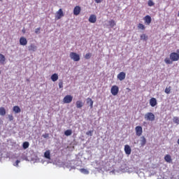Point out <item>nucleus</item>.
Listing matches in <instances>:
<instances>
[{
  "mask_svg": "<svg viewBox=\"0 0 179 179\" xmlns=\"http://www.w3.org/2000/svg\"><path fill=\"white\" fill-rule=\"evenodd\" d=\"M179 60V54L177 52H171L170 54V58L166 57L164 59V62L167 65H170L173 64V62H176Z\"/></svg>",
  "mask_w": 179,
  "mask_h": 179,
  "instance_id": "obj_1",
  "label": "nucleus"
},
{
  "mask_svg": "<svg viewBox=\"0 0 179 179\" xmlns=\"http://www.w3.org/2000/svg\"><path fill=\"white\" fill-rule=\"evenodd\" d=\"M144 118L145 121H151L152 122L155 120V114H153L152 112H148L144 115Z\"/></svg>",
  "mask_w": 179,
  "mask_h": 179,
  "instance_id": "obj_2",
  "label": "nucleus"
},
{
  "mask_svg": "<svg viewBox=\"0 0 179 179\" xmlns=\"http://www.w3.org/2000/svg\"><path fill=\"white\" fill-rule=\"evenodd\" d=\"M70 58L75 62L80 61V56L76 52H71L70 53Z\"/></svg>",
  "mask_w": 179,
  "mask_h": 179,
  "instance_id": "obj_3",
  "label": "nucleus"
},
{
  "mask_svg": "<svg viewBox=\"0 0 179 179\" xmlns=\"http://www.w3.org/2000/svg\"><path fill=\"white\" fill-rule=\"evenodd\" d=\"M72 100H73V96H72V95H66L63 99V102L65 104H69V103H72Z\"/></svg>",
  "mask_w": 179,
  "mask_h": 179,
  "instance_id": "obj_4",
  "label": "nucleus"
},
{
  "mask_svg": "<svg viewBox=\"0 0 179 179\" xmlns=\"http://www.w3.org/2000/svg\"><path fill=\"white\" fill-rule=\"evenodd\" d=\"M118 92H120V88L117 85L112 86L110 89V92L113 94V96H117L118 94Z\"/></svg>",
  "mask_w": 179,
  "mask_h": 179,
  "instance_id": "obj_5",
  "label": "nucleus"
},
{
  "mask_svg": "<svg viewBox=\"0 0 179 179\" xmlns=\"http://www.w3.org/2000/svg\"><path fill=\"white\" fill-rule=\"evenodd\" d=\"M61 17H64V11H62V8H59L56 13L55 19L56 20H59Z\"/></svg>",
  "mask_w": 179,
  "mask_h": 179,
  "instance_id": "obj_6",
  "label": "nucleus"
},
{
  "mask_svg": "<svg viewBox=\"0 0 179 179\" xmlns=\"http://www.w3.org/2000/svg\"><path fill=\"white\" fill-rule=\"evenodd\" d=\"M135 131H136V136H141L142 135V134H143V129H142V127H141V126L136 127Z\"/></svg>",
  "mask_w": 179,
  "mask_h": 179,
  "instance_id": "obj_7",
  "label": "nucleus"
},
{
  "mask_svg": "<svg viewBox=\"0 0 179 179\" xmlns=\"http://www.w3.org/2000/svg\"><path fill=\"white\" fill-rule=\"evenodd\" d=\"M81 10L82 9L80 8V6H76L73 9V15H75V16H78L80 15Z\"/></svg>",
  "mask_w": 179,
  "mask_h": 179,
  "instance_id": "obj_8",
  "label": "nucleus"
},
{
  "mask_svg": "<svg viewBox=\"0 0 179 179\" xmlns=\"http://www.w3.org/2000/svg\"><path fill=\"white\" fill-rule=\"evenodd\" d=\"M150 105L151 107H156V106H157V100H156V98H151L150 99Z\"/></svg>",
  "mask_w": 179,
  "mask_h": 179,
  "instance_id": "obj_9",
  "label": "nucleus"
},
{
  "mask_svg": "<svg viewBox=\"0 0 179 179\" xmlns=\"http://www.w3.org/2000/svg\"><path fill=\"white\" fill-rule=\"evenodd\" d=\"M144 22L146 24H150L152 23V17L150 15H146L144 17Z\"/></svg>",
  "mask_w": 179,
  "mask_h": 179,
  "instance_id": "obj_10",
  "label": "nucleus"
},
{
  "mask_svg": "<svg viewBox=\"0 0 179 179\" xmlns=\"http://www.w3.org/2000/svg\"><path fill=\"white\" fill-rule=\"evenodd\" d=\"M28 51H32V52L37 51V46L31 43L29 46H28Z\"/></svg>",
  "mask_w": 179,
  "mask_h": 179,
  "instance_id": "obj_11",
  "label": "nucleus"
},
{
  "mask_svg": "<svg viewBox=\"0 0 179 179\" xmlns=\"http://www.w3.org/2000/svg\"><path fill=\"white\" fill-rule=\"evenodd\" d=\"M97 20L96 15H91L89 18L90 23H95Z\"/></svg>",
  "mask_w": 179,
  "mask_h": 179,
  "instance_id": "obj_12",
  "label": "nucleus"
},
{
  "mask_svg": "<svg viewBox=\"0 0 179 179\" xmlns=\"http://www.w3.org/2000/svg\"><path fill=\"white\" fill-rule=\"evenodd\" d=\"M20 45H27V39L23 36L20 38Z\"/></svg>",
  "mask_w": 179,
  "mask_h": 179,
  "instance_id": "obj_13",
  "label": "nucleus"
},
{
  "mask_svg": "<svg viewBox=\"0 0 179 179\" xmlns=\"http://www.w3.org/2000/svg\"><path fill=\"white\" fill-rule=\"evenodd\" d=\"M44 157L45 159L51 160V151H50V150H48L44 152Z\"/></svg>",
  "mask_w": 179,
  "mask_h": 179,
  "instance_id": "obj_14",
  "label": "nucleus"
},
{
  "mask_svg": "<svg viewBox=\"0 0 179 179\" xmlns=\"http://www.w3.org/2000/svg\"><path fill=\"white\" fill-rule=\"evenodd\" d=\"M124 152L126 155H131L132 150L131 149V147L129 145H124Z\"/></svg>",
  "mask_w": 179,
  "mask_h": 179,
  "instance_id": "obj_15",
  "label": "nucleus"
},
{
  "mask_svg": "<svg viewBox=\"0 0 179 179\" xmlns=\"http://www.w3.org/2000/svg\"><path fill=\"white\" fill-rule=\"evenodd\" d=\"M127 76V74H125V73L124 72H120L118 75H117V79H119V80H124V79H125V77Z\"/></svg>",
  "mask_w": 179,
  "mask_h": 179,
  "instance_id": "obj_16",
  "label": "nucleus"
},
{
  "mask_svg": "<svg viewBox=\"0 0 179 179\" xmlns=\"http://www.w3.org/2000/svg\"><path fill=\"white\" fill-rule=\"evenodd\" d=\"M13 111H14V113H15V114H19V113H20V111H22V110L20 109V108L17 106H15L13 108Z\"/></svg>",
  "mask_w": 179,
  "mask_h": 179,
  "instance_id": "obj_17",
  "label": "nucleus"
},
{
  "mask_svg": "<svg viewBox=\"0 0 179 179\" xmlns=\"http://www.w3.org/2000/svg\"><path fill=\"white\" fill-rule=\"evenodd\" d=\"M165 162H167V163H171L173 162V159H171V156L170 155H166L164 157Z\"/></svg>",
  "mask_w": 179,
  "mask_h": 179,
  "instance_id": "obj_18",
  "label": "nucleus"
},
{
  "mask_svg": "<svg viewBox=\"0 0 179 179\" xmlns=\"http://www.w3.org/2000/svg\"><path fill=\"white\" fill-rule=\"evenodd\" d=\"M50 78L52 80V82H57V80H58V74L57 73L52 74Z\"/></svg>",
  "mask_w": 179,
  "mask_h": 179,
  "instance_id": "obj_19",
  "label": "nucleus"
},
{
  "mask_svg": "<svg viewBox=\"0 0 179 179\" xmlns=\"http://www.w3.org/2000/svg\"><path fill=\"white\" fill-rule=\"evenodd\" d=\"M76 106L77 108H82L83 107V102L82 101H77Z\"/></svg>",
  "mask_w": 179,
  "mask_h": 179,
  "instance_id": "obj_20",
  "label": "nucleus"
},
{
  "mask_svg": "<svg viewBox=\"0 0 179 179\" xmlns=\"http://www.w3.org/2000/svg\"><path fill=\"white\" fill-rule=\"evenodd\" d=\"M0 115H6V109H5L3 107H0Z\"/></svg>",
  "mask_w": 179,
  "mask_h": 179,
  "instance_id": "obj_21",
  "label": "nucleus"
},
{
  "mask_svg": "<svg viewBox=\"0 0 179 179\" xmlns=\"http://www.w3.org/2000/svg\"><path fill=\"white\" fill-rule=\"evenodd\" d=\"M141 145L145 146V145H146V138H145V136H141Z\"/></svg>",
  "mask_w": 179,
  "mask_h": 179,
  "instance_id": "obj_22",
  "label": "nucleus"
},
{
  "mask_svg": "<svg viewBox=\"0 0 179 179\" xmlns=\"http://www.w3.org/2000/svg\"><path fill=\"white\" fill-rule=\"evenodd\" d=\"M87 104H90V108H93V100L90 98L87 99Z\"/></svg>",
  "mask_w": 179,
  "mask_h": 179,
  "instance_id": "obj_23",
  "label": "nucleus"
},
{
  "mask_svg": "<svg viewBox=\"0 0 179 179\" xmlns=\"http://www.w3.org/2000/svg\"><path fill=\"white\" fill-rule=\"evenodd\" d=\"M64 135L66 136H71L72 135V131L71 129H67L64 131Z\"/></svg>",
  "mask_w": 179,
  "mask_h": 179,
  "instance_id": "obj_24",
  "label": "nucleus"
},
{
  "mask_svg": "<svg viewBox=\"0 0 179 179\" xmlns=\"http://www.w3.org/2000/svg\"><path fill=\"white\" fill-rule=\"evenodd\" d=\"M108 23H109V26L110 27H114V26H115L117 24L115 23V21H114V20H110L109 22H108Z\"/></svg>",
  "mask_w": 179,
  "mask_h": 179,
  "instance_id": "obj_25",
  "label": "nucleus"
},
{
  "mask_svg": "<svg viewBox=\"0 0 179 179\" xmlns=\"http://www.w3.org/2000/svg\"><path fill=\"white\" fill-rule=\"evenodd\" d=\"M29 146H30V144L27 141L24 142L22 144L23 149H27Z\"/></svg>",
  "mask_w": 179,
  "mask_h": 179,
  "instance_id": "obj_26",
  "label": "nucleus"
},
{
  "mask_svg": "<svg viewBox=\"0 0 179 179\" xmlns=\"http://www.w3.org/2000/svg\"><path fill=\"white\" fill-rule=\"evenodd\" d=\"M5 56L2 54H0V62L1 64H3V62L6 61Z\"/></svg>",
  "mask_w": 179,
  "mask_h": 179,
  "instance_id": "obj_27",
  "label": "nucleus"
},
{
  "mask_svg": "<svg viewBox=\"0 0 179 179\" xmlns=\"http://www.w3.org/2000/svg\"><path fill=\"white\" fill-rule=\"evenodd\" d=\"M80 173H83V174H89V171L85 169H80Z\"/></svg>",
  "mask_w": 179,
  "mask_h": 179,
  "instance_id": "obj_28",
  "label": "nucleus"
},
{
  "mask_svg": "<svg viewBox=\"0 0 179 179\" xmlns=\"http://www.w3.org/2000/svg\"><path fill=\"white\" fill-rule=\"evenodd\" d=\"M173 121L175 124H177V125L179 124V118H178V117H173Z\"/></svg>",
  "mask_w": 179,
  "mask_h": 179,
  "instance_id": "obj_29",
  "label": "nucleus"
},
{
  "mask_svg": "<svg viewBox=\"0 0 179 179\" xmlns=\"http://www.w3.org/2000/svg\"><path fill=\"white\" fill-rule=\"evenodd\" d=\"M171 92V87H169L165 89V93H166V94H170Z\"/></svg>",
  "mask_w": 179,
  "mask_h": 179,
  "instance_id": "obj_30",
  "label": "nucleus"
},
{
  "mask_svg": "<svg viewBox=\"0 0 179 179\" xmlns=\"http://www.w3.org/2000/svg\"><path fill=\"white\" fill-rule=\"evenodd\" d=\"M141 40H143V41L148 40V36H146V34H143L141 36Z\"/></svg>",
  "mask_w": 179,
  "mask_h": 179,
  "instance_id": "obj_31",
  "label": "nucleus"
},
{
  "mask_svg": "<svg viewBox=\"0 0 179 179\" xmlns=\"http://www.w3.org/2000/svg\"><path fill=\"white\" fill-rule=\"evenodd\" d=\"M138 29H141V30H145V25H143V24L139 23L138 24Z\"/></svg>",
  "mask_w": 179,
  "mask_h": 179,
  "instance_id": "obj_32",
  "label": "nucleus"
},
{
  "mask_svg": "<svg viewBox=\"0 0 179 179\" xmlns=\"http://www.w3.org/2000/svg\"><path fill=\"white\" fill-rule=\"evenodd\" d=\"M148 6H155V3L152 0H149L148 3Z\"/></svg>",
  "mask_w": 179,
  "mask_h": 179,
  "instance_id": "obj_33",
  "label": "nucleus"
},
{
  "mask_svg": "<svg viewBox=\"0 0 179 179\" xmlns=\"http://www.w3.org/2000/svg\"><path fill=\"white\" fill-rule=\"evenodd\" d=\"M92 57L91 53H87L85 56V59H90V57Z\"/></svg>",
  "mask_w": 179,
  "mask_h": 179,
  "instance_id": "obj_34",
  "label": "nucleus"
},
{
  "mask_svg": "<svg viewBox=\"0 0 179 179\" xmlns=\"http://www.w3.org/2000/svg\"><path fill=\"white\" fill-rule=\"evenodd\" d=\"M59 89H62V87H64V82L62 80L59 81Z\"/></svg>",
  "mask_w": 179,
  "mask_h": 179,
  "instance_id": "obj_35",
  "label": "nucleus"
},
{
  "mask_svg": "<svg viewBox=\"0 0 179 179\" xmlns=\"http://www.w3.org/2000/svg\"><path fill=\"white\" fill-rule=\"evenodd\" d=\"M43 138H44L45 139H47V138H49L50 134L48 133H45L44 134L42 135Z\"/></svg>",
  "mask_w": 179,
  "mask_h": 179,
  "instance_id": "obj_36",
  "label": "nucleus"
},
{
  "mask_svg": "<svg viewBox=\"0 0 179 179\" xmlns=\"http://www.w3.org/2000/svg\"><path fill=\"white\" fill-rule=\"evenodd\" d=\"M86 135L92 136L93 135V131H88L86 132Z\"/></svg>",
  "mask_w": 179,
  "mask_h": 179,
  "instance_id": "obj_37",
  "label": "nucleus"
},
{
  "mask_svg": "<svg viewBox=\"0 0 179 179\" xmlns=\"http://www.w3.org/2000/svg\"><path fill=\"white\" fill-rule=\"evenodd\" d=\"M40 30H41V28H36L35 29L36 34H40Z\"/></svg>",
  "mask_w": 179,
  "mask_h": 179,
  "instance_id": "obj_38",
  "label": "nucleus"
},
{
  "mask_svg": "<svg viewBox=\"0 0 179 179\" xmlns=\"http://www.w3.org/2000/svg\"><path fill=\"white\" fill-rule=\"evenodd\" d=\"M8 119H9V121H13V115H8Z\"/></svg>",
  "mask_w": 179,
  "mask_h": 179,
  "instance_id": "obj_39",
  "label": "nucleus"
},
{
  "mask_svg": "<svg viewBox=\"0 0 179 179\" xmlns=\"http://www.w3.org/2000/svg\"><path fill=\"white\" fill-rule=\"evenodd\" d=\"M19 163H20V161L17 160V161L15 162V164H14V166H15L16 167H17V166H19Z\"/></svg>",
  "mask_w": 179,
  "mask_h": 179,
  "instance_id": "obj_40",
  "label": "nucleus"
},
{
  "mask_svg": "<svg viewBox=\"0 0 179 179\" xmlns=\"http://www.w3.org/2000/svg\"><path fill=\"white\" fill-rule=\"evenodd\" d=\"M96 3H101L103 2V0H94Z\"/></svg>",
  "mask_w": 179,
  "mask_h": 179,
  "instance_id": "obj_41",
  "label": "nucleus"
},
{
  "mask_svg": "<svg viewBox=\"0 0 179 179\" xmlns=\"http://www.w3.org/2000/svg\"><path fill=\"white\" fill-rule=\"evenodd\" d=\"M177 52H178L177 54H179V50H177Z\"/></svg>",
  "mask_w": 179,
  "mask_h": 179,
  "instance_id": "obj_42",
  "label": "nucleus"
},
{
  "mask_svg": "<svg viewBox=\"0 0 179 179\" xmlns=\"http://www.w3.org/2000/svg\"><path fill=\"white\" fill-rule=\"evenodd\" d=\"M0 1H2V0H0Z\"/></svg>",
  "mask_w": 179,
  "mask_h": 179,
  "instance_id": "obj_43",
  "label": "nucleus"
}]
</instances>
